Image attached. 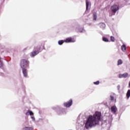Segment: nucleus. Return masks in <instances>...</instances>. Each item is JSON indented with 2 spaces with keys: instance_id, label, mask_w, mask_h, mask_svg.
Returning <instances> with one entry per match:
<instances>
[{
  "instance_id": "nucleus-15",
  "label": "nucleus",
  "mask_w": 130,
  "mask_h": 130,
  "mask_svg": "<svg viewBox=\"0 0 130 130\" xmlns=\"http://www.w3.org/2000/svg\"><path fill=\"white\" fill-rule=\"evenodd\" d=\"M26 115H34V113L32 111L28 110L27 112L25 113Z\"/></svg>"
},
{
  "instance_id": "nucleus-25",
  "label": "nucleus",
  "mask_w": 130,
  "mask_h": 130,
  "mask_svg": "<svg viewBox=\"0 0 130 130\" xmlns=\"http://www.w3.org/2000/svg\"><path fill=\"white\" fill-rule=\"evenodd\" d=\"M117 89L118 90V91H119L120 89V85H118L117 86Z\"/></svg>"
},
{
  "instance_id": "nucleus-29",
  "label": "nucleus",
  "mask_w": 130,
  "mask_h": 130,
  "mask_svg": "<svg viewBox=\"0 0 130 130\" xmlns=\"http://www.w3.org/2000/svg\"><path fill=\"white\" fill-rule=\"evenodd\" d=\"M108 126H109V125H110V124L108 123Z\"/></svg>"
},
{
  "instance_id": "nucleus-28",
  "label": "nucleus",
  "mask_w": 130,
  "mask_h": 130,
  "mask_svg": "<svg viewBox=\"0 0 130 130\" xmlns=\"http://www.w3.org/2000/svg\"><path fill=\"white\" fill-rule=\"evenodd\" d=\"M125 1V2H127V1H129V0H124Z\"/></svg>"
},
{
  "instance_id": "nucleus-30",
  "label": "nucleus",
  "mask_w": 130,
  "mask_h": 130,
  "mask_svg": "<svg viewBox=\"0 0 130 130\" xmlns=\"http://www.w3.org/2000/svg\"><path fill=\"white\" fill-rule=\"evenodd\" d=\"M79 129H80V130H82V128H79Z\"/></svg>"
},
{
  "instance_id": "nucleus-23",
  "label": "nucleus",
  "mask_w": 130,
  "mask_h": 130,
  "mask_svg": "<svg viewBox=\"0 0 130 130\" xmlns=\"http://www.w3.org/2000/svg\"><path fill=\"white\" fill-rule=\"evenodd\" d=\"M110 39H111V41H112V42H114V41H115V38H114V37L111 36Z\"/></svg>"
},
{
  "instance_id": "nucleus-14",
  "label": "nucleus",
  "mask_w": 130,
  "mask_h": 130,
  "mask_svg": "<svg viewBox=\"0 0 130 130\" xmlns=\"http://www.w3.org/2000/svg\"><path fill=\"white\" fill-rule=\"evenodd\" d=\"M99 25L100 27L103 29H105V27H106V25L104 23H100Z\"/></svg>"
},
{
  "instance_id": "nucleus-24",
  "label": "nucleus",
  "mask_w": 130,
  "mask_h": 130,
  "mask_svg": "<svg viewBox=\"0 0 130 130\" xmlns=\"http://www.w3.org/2000/svg\"><path fill=\"white\" fill-rule=\"evenodd\" d=\"M94 85H99L100 84V81H97L96 82H93Z\"/></svg>"
},
{
  "instance_id": "nucleus-17",
  "label": "nucleus",
  "mask_w": 130,
  "mask_h": 130,
  "mask_svg": "<svg viewBox=\"0 0 130 130\" xmlns=\"http://www.w3.org/2000/svg\"><path fill=\"white\" fill-rule=\"evenodd\" d=\"M93 21H96L97 20V13H96L95 12H94L93 13Z\"/></svg>"
},
{
  "instance_id": "nucleus-31",
  "label": "nucleus",
  "mask_w": 130,
  "mask_h": 130,
  "mask_svg": "<svg viewBox=\"0 0 130 130\" xmlns=\"http://www.w3.org/2000/svg\"><path fill=\"white\" fill-rule=\"evenodd\" d=\"M81 128H82V127H83V126H81Z\"/></svg>"
},
{
  "instance_id": "nucleus-13",
  "label": "nucleus",
  "mask_w": 130,
  "mask_h": 130,
  "mask_svg": "<svg viewBox=\"0 0 130 130\" xmlns=\"http://www.w3.org/2000/svg\"><path fill=\"white\" fill-rule=\"evenodd\" d=\"M86 10L91 8V3H90L88 0H86Z\"/></svg>"
},
{
  "instance_id": "nucleus-5",
  "label": "nucleus",
  "mask_w": 130,
  "mask_h": 130,
  "mask_svg": "<svg viewBox=\"0 0 130 130\" xmlns=\"http://www.w3.org/2000/svg\"><path fill=\"white\" fill-rule=\"evenodd\" d=\"M119 10V6L117 5H114L111 8V11L115 14Z\"/></svg>"
},
{
  "instance_id": "nucleus-8",
  "label": "nucleus",
  "mask_w": 130,
  "mask_h": 130,
  "mask_svg": "<svg viewBox=\"0 0 130 130\" xmlns=\"http://www.w3.org/2000/svg\"><path fill=\"white\" fill-rule=\"evenodd\" d=\"M63 105L65 107H67V108L69 107H71V106L73 105V100H70L68 102L64 103Z\"/></svg>"
},
{
  "instance_id": "nucleus-21",
  "label": "nucleus",
  "mask_w": 130,
  "mask_h": 130,
  "mask_svg": "<svg viewBox=\"0 0 130 130\" xmlns=\"http://www.w3.org/2000/svg\"><path fill=\"white\" fill-rule=\"evenodd\" d=\"M103 40L104 41V42H109V40L106 37H103Z\"/></svg>"
},
{
  "instance_id": "nucleus-1",
  "label": "nucleus",
  "mask_w": 130,
  "mask_h": 130,
  "mask_svg": "<svg viewBox=\"0 0 130 130\" xmlns=\"http://www.w3.org/2000/svg\"><path fill=\"white\" fill-rule=\"evenodd\" d=\"M101 120V113L95 112L93 115H90L88 117L85 123V127L86 129L94 127L99 124V121Z\"/></svg>"
},
{
  "instance_id": "nucleus-27",
  "label": "nucleus",
  "mask_w": 130,
  "mask_h": 130,
  "mask_svg": "<svg viewBox=\"0 0 130 130\" xmlns=\"http://www.w3.org/2000/svg\"><path fill=\"white\" fill-rule=\"evenodd\" d=\"M104 124H106V122H105L104 123L102 124V126H103Z\"/></svg>"
},
{
  "instance_id": "nucleus-26",
  "label": "nucleus",
  "mask_w": 130,
  "mask_h": 130,
  "mask_svg": "<svg viewBox=\"0 0 130 130\" xmlns=\"http://www.w3.org/2000/svg\"><path fill=\"white\" fill-rule=\"evenodd\" d=\"M31 118L32 120H33L34 121H35V118L34 117L32 116V117H31Z\"/></svg>"
},
{
  "instance_id": "nucleus-9",
  "label": "nucleus",
  "mask_w": 130,
  "mask_h": 130,
  "mask_svg": "<svg viewBox=\"0 0 130 130\" xmlns=\"http://www.w3.org/2000/svg\"><path fill=\"white\" fill-rule=\"evenodd\" d=\"M22 70V74L23 75V77L24 78H28V71H27V69H23Z\"/></svg>"
},
{
  "instance_id": "nucleus-7",
  "label": "nucleus",
  "mask_w": 130,
  "mask_h": 130,
  "mask_svg": "<svg viewBox=\"0 0 130 130\" xmlns=\"http://www.w3.org/2000/svg\"><path fill=\"white\" fill-rule=\"evenodd\" d=\"M64 41L66 43H73L76 42V39H75V38H72V37H69L67 38Z\"/></svg>"
},
{
  "instance_id": "nucleus-4",
  "label": "nucleus",
  "mask_w": 130,
  "mask_h": 130,
  "mask_svg": "<svg viewBox=\"0 0 130 130\" xmlns=\"http://www.w3.org/2000/svg\"><path fill=\"white\" fill-rule=\"evenodd\" d=\"M29 66V61L27 59H23L20 62V67L22 69H27V67Z\"/></svg>"
},
{
  "instance_id": "nucleus-11",
  "label": "nucleus",
  "mask_w": 130,
  "mask_h": 130,
  "mask_svg": "<svg viewBox=\"0 0 130 130\" xmlns=\"http://www.w3.org/2000/svg\"><path fill=\"white\" fill-rule=\"evenodd\" d=\"M111 112H112L113 114L116 113L117 111V108L115 106H113L111 108Z\"/></svg>"
},
{
  "instance_id": "nucleus-20",
  "label": "nucleus",
  "mask_w": 130,
  "mask_h": 130,
  "mask_svg": "<svg viewBox=\"0 0 130 130\" xmlns=\"http://www.w3.org/2000/svg\"><path fill=\"white\" fill-rule=\"evenodd\" d=\"M23 130H33V128L31 127H24Z\"/></svg>"
},
{
  "instance_id": "nucleus-2",
  "label": "nucleus",
  "mask_w": 130,
  "mask_h": 130,
  "mask_svg": "<svg viewBox=\"0 0 130 130\" xmlns=\"http://www.w3.org/2000/svg\"><path fill=\"white\" fill-rule=\"evenodd\" d=\"M52 109L56 111L58 114H59V115H61L62 114H67V109H66L62 108L60 109L59 111H58V109H59V106L53 107L52 108Z\"/></svg>"
},
{
  "instance_id": "nucleus-22",
  "label": "nucleus",
  "mask_w": 130,
  "mask_h": 130,
  "mask_svg": "<svg viewBox=\"0 0 130 130\" xmlns=\"http://www.w3.org/2000/svg\"><path fill=\"white\" fill-rule=\"evenodd\" d=\"M122 60L119 59L117 61V66H120V64H122Z\"/></svg>"
},
{
  "instance_id": "nucleus-18",
  "label": "nucleus",
  "mask_w": 130,
  "mask_h": 130,
  "mask_svg": "<svg viewBox=\"0 0 130 130\" xmlns=\"http://www.w3.org/2000/svg\"><path fill=\"white\" fill-rule=\"evenodd\" d=\"M126 96L127 99H128L130 97V89H128L126 93Z\"/></svg>"
},
{
  "instance_id": "nucleus-19",
  "label": "nucleus",
  "mask_w": 130,
  "mask_h": 130,
  "mask_svg": "<svg viewBox=\"0 0 130 130\" xmlns=\"http://www.w3.org/2000/svg\"><path fill=\"white\" fill-rule=\"evenodd\" d=\"M64 42H66L64 40H59L58 42V44L59 45H62L63 44Z\"/></svg>"
},
{
  "instance_id": "nucleus-6",
  "label": "nucleus",
  "mask_w": 130,
  "mask_h": 130,
  "mask_svg": "<svg viewBox=\"0 0 130 130\" xmlns=\"http://www.w3.org/2000/svg\"><path fill=\"white\" fill-rule=\"evenodd\" d=\"M116 98H117V95L114 93H112L110 96V100L112 101V102H114V103H116Z\"/></svg>"
},
{
  "instance_id": "nucleus-12",
  "label": "nucleus",
  "mask_w": 130,
  "mask_h": 130,
  "mask_svg": "<svg viewBox=\"0 0 130 130\" xmlns=\"http://www.w3.org/2000/svg\"><path fill=\"white\" fill-rule=\"evenodd\" d=\"M128 77V74L127 73H124L123 74H119V78H127Z\"/></svg>"
},
{
  "instance_id": "nucleus-3",
  "label": "nucleus",
  "mask_w": 130,
  "mask_h": 130,
  "mask_svg": "<svg viewBox=\"0 0 130 130\" xmlns=\"http://www.w3.org/2000/svg\"><path fill=\"white\" fill-rule=\"evenodd\" d=\"M41 52V45L37 46L35 48V51L30 53V56L31 57H34L36 55H37L39 52Z\"/></svg>"
},
{
  "instance_id": "nucleus-10",
  "label": "nucleus",
  "mask_w": 130,
  "mask_h": 130,
  "mask_svg": "<svg viewBox=\"0 0 130 130\" xmlns=\"http://www.w3.org/2000/svg\"><path fill=\"white\" fill-rule=\"evenodd\" d=\"M76 31H77V32H80V33H84L85 32V29H84V28H80V26H78L76 28Z\"/></svg>"
},
{
  "instance_id": "nucleus-16",
  "label": "nucleus",
  "mask_w": 130,
  "mask_h": 130,
  "mask_svg": "<svg viewBox=\"0 0 130 130\" xmlns=\"http://www.w3.org/2000/svg\"><path fill=\"white\" fill-rule=\"evenodd\" d=\"M121 50L123 51V52H125V50H126V47L125 45L123 44L121 46Z\"/></svg>"
}]
</instances>
